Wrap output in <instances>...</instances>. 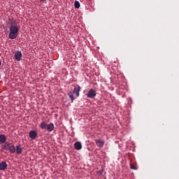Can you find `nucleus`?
Instances as JSON below:
<instances>
[{
  "label": "nucleus",
  "instance_id": "9d476101",
  "mask_svg": "<svg viewBox=\"0 0 179 179\" xmlns=\"http://www.w3.org/2000/svg\"><path fill=\"white\" fill-rule=\"evenodd\" d=\"M95 143L96 145H98L99 148H103L104 146V142L103 141L100 140H94Z\"/></svg>",
  "mask_w": 179,
  "mask_h": 179
},
{
  "label": "nucleus",
  "instance_id": "20e7f679",
  "mask_svg": "<svg viewBox=\"0 0 179 179\" xmlns=\"http://www.w3.org/2000/svg\"><path fill=\"white\" fill-rule=\"evenodd\" d=\"M7 148L11 153H15L16 152V148H15V145L12 144V143L6 142Z\"/></svg>",
  "mask_w": 179,
  "mask_h": 179
},
{
  "label": "nucleus",
  "instance_id": "4468645a",
  "mask_svg": "<svg viewBox=\"0 0 179 179\" xmlns=\"http://www.w3.org/2000/svg\"><path fill=\"white\" fill-rule=\"evenodd\" d=\"M74 6L76 9H79V8H80V3H79V1H76L74 2Z\"/></svg>",
  "mask_w": 179,
  "mask_h": 179
},
{
  "label": "nucleus",
  "instance_id": "1a4fd4ad",
  "mask_svg": "<svg viewBox=\"0 0 179 179\" xmlns=\"http://www.w3.org/2000/svg\"><path fill=\"white\" fill-rule=\"evenodd\" d=\"M74 147L76 150H80V149H82V143L79 141H77L74 143Z\"/></svg>",
  "mask_w": 179,
  "mask_h": 179
},
{
  "label": "nucleus",
  "instance_id": "423d86ee",
  "mask_svg": "<svg viewBox=\"0 0 179 179\" xmlns=\"http://www.w3.org/2000/svg\"><path fill=\"white\" fill-rule=\"evenodd\" d=\"M79 92H80V86L77 85V87H74L73 93V94L76 95V97H79V96H80Z\"/></svg>",
  "mask_w": 179,
  "mask_h": 179
},
{
  "label": "nucleus",
  "instance_id": "0eeeda50",
  "mask_svg": "<svg viewBox=\"0 0 179 179\" xmlns=\"http://www.w3.org/2000/svg\"><path fill=\"white\" fill-rule=\"evenodd\" d=\"M29 138H31V139L34 140L36 139V138H37V133L36 132V131L31 130L29 131Z\"/></svg>",
  "mask_w": 179,
  "mask_h": 179
},
{
  "label": "nucleus",
  "instance_id": "39448f33",
  "mask_svg": "<svg viewBox=\"0 0 179 179\" xmlns=\"http://www.w3.org/2000/svg\"><path fill=\"white\" fill-rule=\"evenodd\" d=\"M96 90H94V89H91L89 90L87 94V96L89 98V99H94V97H96Z\"/></svg>",
  "mask_w": 179,
  "mask_h": 179
},
{
  "label": "nucleus",
  "instance_id": "9b49d317",
  "mask_svg": "<svg viewBox=\"0 0 179 179\" xmlns=\"http://www.w3.org/2000/svg\"><path fill=\"white\" fill-rule=\"evenodd\" d=\"M15 150L17 155H22V153H23V149L20 148V145H17Z\"/></svg>",
  "mask_w": 179,
  "mask_h": 179
},
{
  "label": "nucleus",
  "instance_id": "2eb2a0df",
  "mask_svg": "<svg viewBox=\"0 0 179 179\" xmlns=\"http://www.w3.org/2000/svg\"><path fill=\"white\" fill-rule=\"evenodd\" d=\"M130 168L131 169V170H137L138 169L136 168V166L132 164H130Z\"/></svg>",
  "mask_w": 179,
  "mask_h": 179
},
{
  "label": "nucleus",
  "instance_id": "dca6fc26",
  "mask_svg": "<svg viewBox=\"0 0 179 179\" xmlns=\"http://www.w3.org/2000/svg\"><path fill=\"white\" fill-rule=\"evenodd\" d=\"M6 148H8V145H6V144L4 145H2L1 148L3 150H5V149H6Z\"/></svg>",
  "mask_w": 179,
  "mask_h": 179
},
{
  "label": "nucleus",
  "instance_id": "f3484780",
  "mask_svg": "<svg viewBox=\"0 0 179 179\" xmlns=\"http://www.w3.org/2000/svg\"><path fill=\"white\" fill-rule=\"evenodd\" d=\"M40 2H45V0H39Z\"/></svg>",
  "mask_w": 179,
  "mask_h": 179
},
{
  "label": "nucleus",
  "instance_id": "6e6552de",
  "mask_svg": "<svg viewBox=\"0 0 179 179\" xmlns=\"http://www.w3.org/2000/svg\"><path fill=\"white\" fill-rule=\"evenodd\" d=\"M8 169V164H6L5 162H2L0 163V170L5 171Z\"/></svg>",
  "mask_w": 179,
  "mask_h": 179
},
{
  "label": "nucleus",
  "instance_id": "f8f14e48",
  "mask_svg": "<svg viewBox=\"0 0 179 179\" xmlns=\"http://www.w3.org/2000/svg\"><path fill=\"white\" fill-rule=\"evenodd\" d=\"M0 142L1 143H5L6 142V136L3 134H0Z\"/></svg>",
  "mask_w": 179,
  "mask_h": 179
},
{
  "label": "nucleus",
  "instance_id": "ddd939ff",
  "mask_svg": "<svg viewBox=\"0 0 179 179\" xmlns=\"http://www.w3.org/2000/svg\"><path fill=\"white\" fill-rule=\"evenodd\" d=\"M68 96H69V97H70V99H71V103H73V100H75V99H76V98H75V97L73 96V92H69V93H68Z\"/></svg>",
  "mask_w": 179,
  "mask_h": 179
},
{
  "label": "nucleus",
  "instance_id": "f03ea898",
  "mask_svg": "<svg viewBox=\"0 0 179 179\" xmlns=\"http://www.w3.org/2000/svg\"><path fill=\"white\" fill-rule=\"evenodd\" d=\"M40 127L41 128V129H46L48 131V132H52V131H54V123H49L47 124L45 122H41Z\"/></svg>",
  "mask_w": 179,
  "mask_h": 179
},
{
  "label": "nucleus",
  "instance_id": "f257e3e1",
  "mask_svg": "<svg viewBox=\"0 0 179 179\" xmlns=\"http://www.w3.org/2000/svg\"><path fill=\"white\" fill-rule=\"evenodd\" d=\"M10 21V33L8 34V37L9 38H10V40H13L15 38H16V37H17L18 34H19V27L15 26L13 24V20L9 19Z\"/></svg>",
  "mask_w": 179,
  "mask_h": 179
},
{
  "label": "nucleus",
  "instance_id": "7ed1b4c3",
  "mask_svg": "<svg viewBox=\"0 0 179 179\" xmlns=\"http://www.w3.org/2000/svg\"><path fill=\"white\" fill-rule=\"evenodd\" d=\"M14 57H15V60L19 62L22 61V57H23V55H22L21 51L17 50L14 53Z\"/></svg>",
  "mask_w": 179,
  "mask_h": 179
}]
</instances>
